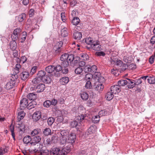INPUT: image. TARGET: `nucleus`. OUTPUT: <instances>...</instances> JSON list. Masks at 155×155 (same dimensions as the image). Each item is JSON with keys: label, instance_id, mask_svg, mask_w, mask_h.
Segmentation results:
<instances>
[{"label": "nucleus", "instance_id": "f257e3e1", "mask_svg": "<svg viewBox=\"0 0 155 155\" xmlns=\"http://www.w3.org/2000/svg\"><path fill=\"white\" fill-rule=\"evenodd\" d=\"M46 73L44 71H40L38 72L37 75L43 82L49 83L51 82V80L49 76L46 75Z\"/></svg>", "mask_w": 155, "mask_h": 155}, {"label": "nucleus", "instance_id": "f03ea898", "mask_svg": "<svg viewBox=\"0 0 155 155\" xmlns=\"http://www.w3.org/2000/svg\"><path fill=\"white\" fill-rule=\"evenodd\" d=\"M60 134L61 136H60V143L61 144H65V140L69 135V131L68 130H61Z\"/></svg>", "mask_w": 155, "mask_h": 155}, {"label": "nucleus", "instance_id": "7ed1b4c3", "mask_svg": "<svg viewBox=\"0 0 155 155\" xmlns=\"http://www.w3.org/2000/svg\"><path fill=\"white\" fill-rule=\"evenodd\" d=\"M63 42L61 41L57 42L53 47V51L55 55H58L61 53L63 50L62 48Z\"/></svg>", "mask_w": 155, "mask_h": 155}, {"label": "nucleus", "instance_id": "20e7f679", "mask_svg": "<svg viewBox=\"0 0 155 155\" xmlns=\"http://www.w3.org/2000/svg\"><path fill=\"white\" fill-rule=\"evenodd\" d=\"M21 30L20 28H17L14 30L13 35H12V38L14 40L19 39V37L21 35Z\"/></svg>", "mask_w": 155, "mask_h": 155}, {"label": "nucleus", "instance_id": "39448f33", "mask_svg": "<svg viewBox=\"0 0 155 155\" xmlns=\"http://www.w3.org/2000/svg\"><path fill=\"white\" fill-rule=\"evenodd\" d=\"M76 137L75 134L74 132H71L66 140L65 144L74 143L75 141Z\"/></svg>", "mask_w": 155, "mask_h": 155}, {"label": "nucleus", "instance_id": "423d86ee", "mask_svg": "<svg viewBox=\"0 0 155 155\" xmlns=\"http://www.w3.org/2000/svg\"><path fill=\"white\" fill-rule=\"evenodd\" d=\"M88 48H91L95 51H100L102 50L101 46L99 45V41H94L89 47H88Z\"/></svg>", "mask_w": 155, "mask_h": 155}, {"label": "nucleus", "instance_id": "0eeeda50", "mask_svg": "<svg viewBox=\"0 0 155 155\" xmlns=\"http://www.w3.org/2000/svg\"><path fill=\"white\" fill-rule=\"evenodd\" d=\"M64 154L58 148H54L50 152V155H63Z\"/></svg>", "mask_w": 155, "mask_h": 155}, {"label": "nucleus", "instance_id": "6e6552de", "mask_svg": "<svg viewBox=\"0 0 155 155\" xmlns=\"http://www.w3.org/2000/svg\"><path fill=\"white\" fill-rule=\"evenodd\" d=\"M28 104V100L26 98H23L20 102V108L21 110H23L26 107Z\"/></svg>", "mask_w": 155, "mask_h": 155}, {"label": "nucleus", "instance_id": "1a4fd4ad", "mask_svg": "<svg viewBox=\"0 0 155 155\" xmlns=\"http://www.w3.org/2000/svg\"><path fill=\"white\" fill-rule=\"evenodd\" d=\"M110 91L114 94H116L120 92V88L118 85L112 86L110 87Z\"/></svg>", "mask_w": 155, "mask_h": 155}, {"label": "nucleus", "instance_id": "9d476101", "mask_svg": "<svg viewBox=\"0 0 155 155\" xmlns=\"http://www.w3.org/2000/svg\"><path fill=\"white\" fill-rule=\"evenodd\" d=\"M41 138L39 136H36L34 137L33 139V142L30 143L31 145H35L36 144L39 143L41 140Z\"/></svg>", "mask_w": 155, "mask_h": 155}, {"label": "nucleus", "instance_id": "9b49d317", "mask_svg": "<svg viewBox=\"0 0 155 155\" xmlns=\"http://www.w3.org/2000/svg\"><path fill=\"white\" fill-rule=\"evenodd\" d=\"M29 72L27 71L22 72L20 74V78L22 80H25L29 76Z\"/></svg>", "mask_w": 155, "mask_h": 155}, {"label": "nucleus", "instance_id": "f8f14e48", "mask_svg": "<svg viewBox=\"0 0 155 155\" xmlns=\"http://www.w3.org/2000/svg\"><path fill=\"white\" fill-rule=\"evenodd\" d=\"M32 118L34 120L37 121L41 118V113L40 112L38 111L35 112L32 115Z\"/></svg>", "mask_w": 155, "mask_h": 155}, {"label": "nucleus", "instance_id": "ddd939ff", "mask_svg": "<svg viewBox=\"0 0 155 155\" xmlns=\"http://www.w3.org/2000/svg\"><path fill=\"white\" fill-rule=\"evenodd\" d=\"M15 81L11 80L8 82L5 85V88L7 90L12 89L14 86Z\"/></svg>", "mask_w": 155, "mask_h": 155}, {"label": "nucleus", "instance_id": "4468645a", "mask_svg": "<svg viewBox=\"0 0 155 155\" xmlns=\"http://www.w3.org/2000/svg\"><path fill=\"white\" fill-rule=\"evenodd\" d=\"M45 88L44 84H38L36 88V90L37 93H40L43 91Z\"/></svg>", "mask_w": 155, "mask_h": 155}, {"label": "nucleus", "instance_id": "2eb2a0df", "mask_svg": "<svg viewBox=\"0 0 155 155\" xmlns=\"http://www.w3.org/2000/svg\"><path fill=\"white\" fill-rule=\"evenodd\" d=\"M26 15L25 13H22L16 17V19L19 22H22L25 19Z\"/></svg>", "mask_w": 155, "mask_h": 155}, {"label": "nucleus", "instance_id": "dca6fc26", "mask_svg": "<svg viewBox=\"0 0 155 155\" xmlns=\"http://www.w3.org/2000/svg\"><path fill=\"white\" fill-rule=\"evenodd\" d=\"M15 40L11 41L9 44L10 48L12 50H15L17 48V43L15 41Z\"/></svg>", "mask_w": 155, "mask_h": 155}, {"label": "nucleus", "instance_id": "f3484780", "mask_svg": "<svg viewBox=\"0 0 155 155\" xmlns=\"http://www.w3.org/2000/svg\"><path fill=\"white\" fill-rule=\"evenodd\" d=\"M55 70V67L52 65H49L45 68V71L49 73H52Z\"/></svg>", "mask_w": 155, "mask_h": 155}, {"label": "nucleus", "instance_id": "a211bd4d", "mask_svg": "<svg viewBox=\"0 0 155 155\" xmlns=\"http://www.w3.org/2000/svg\"><path fill=\"white\" fill-rule=\"evenodd\" d=\"M81 33L78 31L75 32L73 34V37L75 39L79 40L82 38Z\"/></svg>", "mask_w": 155, "mask_h": 155}, {"label": "nucleus", "instance_id": "6ab92c4d", "mask_svg": "<svg viewBox=\"0 0 155 155\" xmlns=\"http://www.w3.org/2000/svg\"><path fill=\"white\" fill-rule=\"evenodd\" d=\"M127 79L128 80V81H127V86L129 88H133L135 86V82H133L132 80H130L129 79Z\"/></svg>", "mask_w": 155, "mask_h": 155}, {"label": "nucleus", "instance_id": "aec40b11", "mask_svg": "<svg viewBox=\"0 0 155 155\" xmlns=\"http://www.w3.org/2000/svg\"><path fill=\"white\" fill-rule=\"evenodd\" d=\"M113 94L111 91L108 92L105 96L106 99L108 101H110L112 99L114 96Z\"/></svg>", "mask_w": 155, "mask_h": 155}, {"label": "nucleus", "instance_id": "412c9836", "mask_svg": "<svg viewBox=\"0 0 155 155\" xmlns=\"http://www.w3.org/2000/svg\"><path fill=\"white\" fill-rule=\"evenodd\" d=\"M69 81V78L67 77H64L61 78L60 80V82L63 85L67 84Z\"/></svg>", "mask_w": 155, "mask_h": 155}, {"label": "nucleus", "instance_id": "4be33fe9", "mask_svg": "<svg viewBox=\"0 0 155 155\" xmlns=\"http://www.w3.org/2000/svg\"><path fill=\"white\" fill-rule=\"evenodd\" d=\"M36 106V104L35 103V101H33L28 104L27 107L28 109L31 110L32 108H35Z\"/></svg>", "mask_w": 155, "mask_h": 155}, {"label": "nucleus", "instance_id": "5701e85b", "mask_svg": "<svg viewBox=\"0 0 155 155\" xmlns=\"http://www.w3.org/2000/svg\"><path fill=\"white\" fill-rule=\"evenodd\" d=\"M127 81L124 79H121L119 80L118 82V85L120 87L121 86H124L127 84Z\"/></svg>", "mask_w": 155, "mask_h": 155}, {"label": "nucleus", "instance_id": "b1692460", "mask_svg": "<svg viewBox=\"0 0 155 155\" xmlns=\"http://www.w3.org/2000/svg\"><path fill=\"white\" fill-rule=\"evenodd\" d=\"M86 117L85 115L80 114L76 117V120L79 122L80 124H81V123H82L83 122V121L84 119Z\"/></svg>", "mask_w": 155, "mask_h": 155}, {"label": "nucleus", "instance_id": "393cba45", "mask_svg": "<svg viewBox=\"0 0 155 155\" xmlns=\"http://www.w3.org/2000/svg\"><path fill=\"white\" fill-rule=\"evenodd\" d=\"M104 87V85L101 83H98L95 85V90L99 91H102Z\"/></svg>", "mask_w": 155, "mask_h": 155}, {"label": "nucleus", "instance_id": "a878e982", "mask_svg": "<svg viewBox=\"0 0 155 155\" xmlns=\"http://www.w3.org/2000/svg\"><path fill=\"white\" fill-rule=\"evenodd\" d=\"M25 115V113L23 111L19 112L17 117L18 121H20L21 119H23Z\"/></svg>", "mask_w": 155, "mask_h": 155}, {"label": "nucleus", "instance_id": "bb28decb", "mask_svg": "<svg viewBox=\"0 0 155 155\" xmlns=\"http://www.w3.org/2000/svg\"><path fill=\"white\" fill-rule=\"evenodd\" d=\"M27 34L26 32H23L21 33V34L20 37H19V38H21V43H23L26 39V36H27Z\"/></svg>", "mask_w": 155, "mask_h": 155}, {"label": "nucleus", "instance_id": "cd10ccee", "mask_svg": "<svg viewBox=\"0 0 155 155\" xmlns=\"http://www.w3.org/2000/svg\"><path fill=\"white\" fill-rule=\"evenodd\" d=\"M31 138L29 135L25 136L23 139V141L25 143H28L31 141Z\"/></svg>", "mask_w": 155, "mask_h": 155}, {"label": "nucleus", "instance_id": "c85d7f7f", "mask_svg": "<svg viewBox=\"0 0 155 155\" xmlns=\"http://www.w3.org/2000/svg\"><path fill=\"white\" fill-rule=\"evenodd\" d=\"M81 98L83 100H86L88 98V95L86 92H83L81 93Z\"/></svg>", "mask_w": 155, "mask_h": 155}, {"label": "nucleus", "instance_id": "c756f323", "mask_svg": "<svg viewBox=\"0 0 155 155\" xmlns=\"http://www.w3.org/2000/svg\"><path fill=\"white\" fill-rule=\"evenodd\" d=\"M95 75L97 78H98L99 80V81H105V79L104 77L101 76L99 77L100 75V73L99 72H97L96 71L95 72H94Z\"/></svg>", "mask_w": 155, "mask_h": 155}, {"label": "nucleus", "instance_id": "7c9ffc66", "mask_svg": "<svg viewBox=\"0 0 155 155\" xmlns=\"http://www.w3.org/2000/svg\"><path fill=\"white\" fill-rule=\"evenodd\" d=\"M80 22V20L77 17H74L72 21V23L74 25H78Z\"/></svg>", "mask_w": 155, "mask_h": 155}, {"label": "nucleus", "instance_id": "2f4dec72", "mask_svg": "<svg viewBox=\"0 0 155 155\" xmlns=\"http://www.w3.org/2000/svg\"><path fill=\"white\" fill-rule=\"evenodd\" d=\"M100 116L99 115H96L92 118V121L94 123H97L100 120Z\"/></svg>", "mask_w": 155, "mask_h": 155}, {"label": "nucleus", "instance_id": "473e14b6", "mask_svg": "<svg viewBox=\"0 0 155 155\" xmlns=\"http://www.w3.org/2000/svg\"><path fill=\"white\" fill-rule=\"evenodd\" d=\"M67 28H64L62 29L61 31V36L63 37H65L68 35V33L67 31Z\"/></svg>", "mask_w": 155, "mask_h": 155}, {"label": "nucleus", "instance_id": "72a5a7b5", "mask_svg": "<svg viewBox=\"0 0 155 155\" xmlns=\"http://www.w3.org/2000/svg\"><path fill=\"white\" fill-rule=\"evenodd\" d=\"M133 59L131 56L129 57L124 56V60L126 63H130Z\"/></svg>", "mask_w": 155, "mask_h": 155}, {"label": "nucleus", "instance_id": "f704fd0d", "mask_svg": "<svg viewBox=\"0 0 155 155\" xmlns=\"http://www.w3.org/2000/svg\"><path fill=\"white\" fill-rule=\"evenodd\" d=\"M86 43L88 44L91 45V44H93L94 41H93L92 38L90 37L87 38L85 39Z\"/></svg>", "mask_w": 155, "mask_h": 155}, {"label": "nucleus", "instance_id": "c9c22d12", "mask_svg": "<svg viewBox=\"0 0 155 155\" xmlns=\"http://www.w3.org/2000/svg\"><path fill=\"white\" fill-rule=\"evenodd\" d=\"M27 98L30 100H34L35 99L36 96L35 94L33 93H31L28 94L27 95Z\"/></svg>", "mask_w": 155, "mask_h": 155}, {"label": "nucleus", "instance_id": "e433bc0d", "mask_svg": "<svg viewBox=\"0 0 155 155\" xmlns=\"http://www.w3.org/2000/svg\"><path fill=\"white\" fill-rule=\"evenodd\" d=\"M10 130L11 132V134L14 140H15V135L14 132V126L11 125L10 126Z\"/></svg>", "mask_w": 155, "mask_h": 155}, {"label": "nucleus", "instance_id": "4c0bfd02", "mask_svg": "<svg viewBox=\"0 0 155 155\" xmlns=\"http://www.w3.org/2000/svg\"><path fill=\"white\" fill-rule=\"evenodd\" d=\"M147 81L150 84H155V78H154L150 77L147 79Z\"/></svg>", "mask_w": 155, "mask_h": 155}, {"label": "nucleus", "instance_id": "58836bf2", "mask_svg": "<svg viewBox=\"0 0 155 155\" xmlns=\"http://www.w3.org/2000/svg\"><path fill=\"white\" fill-rule=\"evenodd\" d=\"M51 129L49 128L45 129L43 131L44 134L46 136H48L51 134Z\"/></svg>", "mask_w": 155, "mask_h": 155}, {"label": "nucleus", "instance_id": "ea45409f", "mask_svg": "<svg viewBox=\"0 0 155 155\" xmlns=\"http://www.w3.org/2000/svg\"><path fill=\"white\" fill-rule=\"evenodd\" d=\"M40 131V129H35L33 130L31 132V134L32 136H34L35 135L38 134Z\"/></svg>", "mask_w": 155, "mask_h": 155}, {"label": "nucleus", "instance_id": "a19ab883", "mask_svg": "<svg viewBox=\"0 0 155 155\" xmlns=\"http://www.w3.org/2000/svg\"><path fill=\"white\" fill-rule=\"evenodd\" d=\"M21 67V66L19 64L17 63L16 64L15 68V73L18 74L19 72V69Z\"/></svg>", "mask_w": 155, "mask_h": 155}, {"label": "nucleus", "instance_id": "79ce46f5", "mask_svg": "<svg viewBox=\"0 0 155 155\" xmlns=\"http://www.w3.org/2000/svg\"><path fill=\"white\" fill-rule=\"evenodd\" d=\"M68 54H64L60 57V60L62 61H67Z\"/></svg>", "mask_w": 155, "mask_h": 155}, {"label": "nucleus", "instance_id": "37998d69", "mask_svg": "<svg viewBox=\"0 0 155 155\" xmlns=\"http://www.w3.org/2000/svg\"><path fill=\"white\" fill-rule=\"evenodd\" d=\"M91 73H94L97 70V68L95 65H93L91 67L90 66Z\"/></svg>", "mask_w": 155, "mask_h": 155}, {"label": "nucleus", "instance_id": "c03bdc74", "mask_svg": "<svg viewBox=\"0 0 155 155\" xmlns=\"http://www.w3.org/2000/svg\"><path fill=\"white\" fill-rule=\"evenodd\" d=\"M42 81L38 77L35 78L32 81V83L35 84H37L40 83Z\"/></svg>", "mask_w": 155, "mask_h": 155}, {"label": "nucleus", "instance_id": "a18cd8bd", "mask_svg": "<svg viewBox=\"0 0 155 155\" xmlns=\"http://www.w3.org/2000/svg\"><path fill=\"white\" fill-rule=\"evenodd\" d=\"M93 78V75L92 74L90 73L87 74L85 75V77L84 78L85 80H86L90 81L91 79H92Z\"/></svg>", "mask_w": 155, "mask_h": 155}, {"label": "nucleus", "instance_id": "49530a36", "mask_svg": "<svg viewBox=\"0 0 155 155\" xmlns=\"http://www.w3.org/2000/svg\"><path fill=\"white\" fill-rule=\"evenodd\" d=\"M111 72L112 74H114L115 76H118L119 75V72L118 69H114V68L111 69Z\"/></svg>", "mask_w": 155, "mask_h": 155}, {"label": "nucleus", "instance_id": "de8ad7c7", "mask_svg": "<svg viewBox=\"0 0 155 155\" xmlns=\"http://www.w3.org/2000/svg\"><path fill=\"white\" fill-rule=\"evenodd\" d=\"M43 105L44 107H49L51 105V101L47 100L45 101L44 102Z\"/></svg>", "mask_w": 155, "mask_h": 155}, {"label": "nucleus", "instance_id": "09e8293b", "mask_svg": "<svg viewBox=\"0 0 155 155\" xmlns=\"http://www.w3.org/2000/svg\"><path fill=\"white\" fill-rule=\"evenodd\" d=\"M83 71V69L81 67H78L75 70V72L77 74H81Z\"/></svg>", "mask_w": 155, "mask_h": 155}, {"label": "nucleus", "instance_id": "8fccbe9b", "mask_svg": "<svg viewBox=\"0 0 155 155\" xmlns=\"http://www.w3.org/2000/svg\"><path fill=\"white\" fill-rule=\"evenodd\" d=\"M54 121V119L52 117L49 118L48 120V123L49 125L51 126Z\"/></svg>", "mask_w": 155, "mask_h": 155}, {"label": "nucleus", "instance_id": "3c124183", "mask_svg": "<svg viewBox=\"0 0 155 155\" xmlns=\"http://www.w3.org/2000/svg\"><path fill=\"white\" fill-rule=\"evenodd\" d=\"M80 61V58L78 57H74V60L72 61V62L74 64H76L78 63H79Z\"/></svg>", "mask_w": 155, "mask_h": 155}, {"label": "nucleus", "instance_id": "603ef678", "mask_svg": "<svg viewBox=\"0 0 155 155\" xmlns=\"http://www.w3.org/2000/svg\"><path fill=\"white\" fill-rule=\"evenodd\" d=\"M18 127L19 128L20 131H24L25 130V126L23 124L21 123V124H18Z\"/></svg>", "mask_w": 155, "mask_h": 155}, {"label": "nucleus", "instance_id": "864d4df0", "mask_svg": "<svg viewBox=\"0 0 155 155\" xmlns=\"http://www.w3.org/2000/svg\"><path fill=\"white\" fill-rule=\"evenodd\" d=\"M74 56L73 54H70L69 55L68 54V60L67 61L69 62L70 61V62L74 60Z\"/></svg>", "mask_w": 155, "mask_h": 155}, {"label": "nucleus", "instance_id": "5fc2aeb1", "mask_svg": "<svg viewBox=\"0 0 155 155\" xmlns=\"http://www.w3.org/2000/svg\"><path fill=\"white\" fill-rule=\"evenodd\" d=\"M81 57L83 58V60H86L88 58V55L86 54L82 53L81 54Z\"/></svg>", "mask_w": 155, "mask_h": 155}, {"label": "nucleus", "instance_id": "6e6d98bb", "mask_svg": "<svg viewBox=\"0 0 155 155\" xmlns=\"http://www.w3.org/2000/svg\"><path fill=\"white\" fill-rule=\"evenodd\" d=\"M84 71L85 73H91L90 66H86L84 68Z\"/></svg>", "mask_w": 155, "mask_h": 155}, {"label": "nucleus", "instance_id": "4d7b16f0", "mask_svg": "<svg viewBox=\"0 0 155 155\" xmlns=\"http://www.w3.org/2000/svg\"><path fill=\"white\" fill-rule=\"evenodd\" d=\"M61 63V65L63 67L66 68L68 67L69 65V62L68 61H62Z\"/></svg>", "mask_w": 155, "mask_h": 155}, {"label": "nucleus", "instance_id": "13d9d810", "mask_svg": "<svg viewBox=\"0 0 155 155\" xmlns=\"http://www.w3.org/2000/svg\"><path fill=\"white\" fill-rule=\"evenodd\" d=\"M78 124V123L77 121L76 120H74L71 122V126L73 127H76Z\"/></svg>", "mask_w": 155, "mask_h": 155}, {"label": "nucleus", "instance_id": "bf43d9fd", "mask_svg": "<svg viewBox=\"0 0 155 155\" xmlns=\"http://www.w3.org/2000/svg\"><path fill=\"white\" fill-rule=\"evenodd\" d=\"M85 87L87 89L90 88L91 87V82L90 81H88L85 85Z\"/></svg>", "mask_w": 155, "mask_h": 155}, {"label": "nucleus", "instance_id": "052dcab7", "mask_svg": "<svg viewBox=\"0 0 155 155\" xmlns=\"http://www.w3.org/2000/svg\"><path fill=\"white\" fill-rule=\"evenodd\" d=\"M62 69V67L60 65H58L55 67V70L56 71H59Z\"/></svg>", "mask_w": 155, "mask_h": 155}, {"label": "nucleus", "instance_id": "680f3d73", "mask_svg": "<svg viewBox=\"0 0 155 155\" xmlns=\"http://www.w3.org/2000/svg\"><path fill=\"white\" fill-rule=\"evenodd\" d=\"M37 68V66L33 67L31 70L30 74L32 75L35 73L36 71Z\"/></svg>", "mask_w": 155, "mask_h": 155}, {"label": "nucleus", "instance_id": "e2e57ef3", "mask_svg": "<svg viewBox=\"0 0 155 155\" xmlns=\"http://www.w3.org/2000/svg\"><path fill=\"white\" fill-rule=\"evenodd\" d=\"M107 114V112L104 110H101L99 112V115L102 116H105Z\"/></svg>", "mask_w": 155, "mask_h": 155}, {"label": "nucleus", "instance_id": "0e129e2a", "mask_svg": "<svg viewBox=\"0 0 155 155\" xmlns=\"http://www.w3.org/2000/svg\"><path fill=\"white\" fill-rule=\"evenodd\" d=\"M61 17L63 21L65 22L66 20V18L65 17V14L64 12H62L61 14Z\"/></svg>", "mask_w": 155, "mask_h": 155}, {"label": "nucleus", "instance_id": "69168bd1", "mask_svg": "<svg viewBox=\"0 0 155 155\" xmlns=\"http://www.w3.org/2000/svg\"><path fill=\"white\" fill-rule=\"evenodd\" d=\"M94 127L93 126H91L88 129V132L91 134L94 132Z\"/></svg>", "mask_w": 155, "mask_h": 155}, {"label": "nucleus", "instance_id": "338daca9", "mask_svg": "<svg viewBox=\"0 0 155 155\" xmlns=\"http://www.w3.org/2000/svg\"><path fill=\"white\" fill-rule=\"evenodd\" d=\"M116 64V65L119 67H121L123 64V62L122 61L120 60H117L116 61L114 62Z\"/></svg>", "mask_w": 155, "mask_h": 155}, {"label": "nucleus", "instance_id": "774afa93", "mask_svg": "<svg viewBox=\"0 0 155 155\" xmlns=\"http://www.w3.org/2000/svg\"><path fill=\"white\" fill-rule=\"evenodd\" d=\"M34 10L33 9H31L29 11L28 14L29 17H31L34 15Z\"/></svg>", "mask_w": 155, "mask_h": 155}]
</instances>
